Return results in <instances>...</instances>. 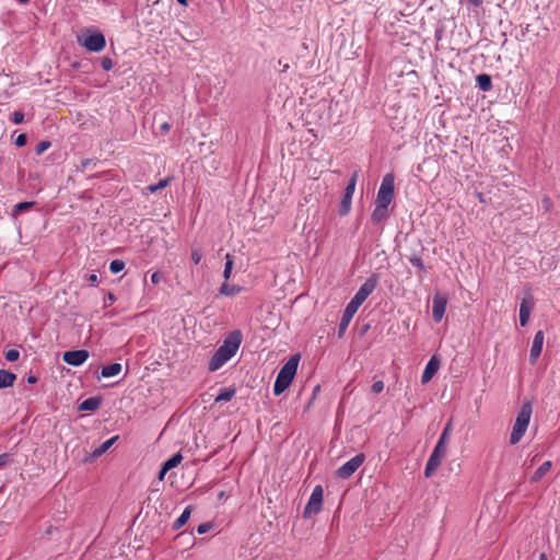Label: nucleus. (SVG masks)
Segmentation results:
<instances>
[{"mask_svg":"<svg viewBox=\"0 0 560 560\" xmlns=\"http://www.w3.org/2000/svg\"><path fill=\"white\" fill-rule=\"evenodd\" d=\"M243 340L241 330H232L223 340V343L214 351L211 357L208 370L215 372L221 369L229 360H231L237 352Z\"/></svg>","mask_w":560,"mask_h":560,"instance_id":"1","label":"nucleus"},{"mask_svg":"<svg viewBox=\"0 0 560 560\" xmlns=\"http://www.w3.org/2000/svg\"><path fill=\"white\" fill-rule=\"evenodd\" d=\"M300 354H293L285 364L280 369L275 384L273 394L281 395L292 383L299 366Z\"/></svg>","mask_w":560,"mask_h":560,"instance_id":"2","label":"nucleus"},{"mask_svg":"<svg viewBox=\"0 0 560 560\" xmlns=\"http://www.w3.org/2000/svg\"><path fill=\"white\" fill-rule=\"evenodd\" d=\"M533 413L532 401H524L518 411L510 435V444H517L527 431Z\"/></svg>","mask_w":560,"mask_h":560,"instance_id":"3","label":"nucleus"},{"mask_svg":"<svg viewBox=\"0 0 560 560\" xmlns=\"http://www.w3.org/2000/svg\"><path fill=\"white\" fill-rule=\"evenodd\" d=\"M78 43L91 52H100L106 46V38L97 30H86L85 34L78 38Z\"/></svg>","mask_w":560,"mask_h":560,"instance_id":"4","label":"nucleus"},{"mask_svg":"<svg viewBox=\"0 0 560 560\" xmlns=\"http://www.w3.org/2000/svg\"><path fill=\"white\" fill-rule=\"evenodd\" d=\"M395 195V176L393 173H387L381 183L377 190L375 203L389 207Z\"/></svg>","mask_w":560,"mask_h":560,"instance_id":"5","label":"nucleus"},{"mask_svg":"<svg viewBox=\"0 0 560 560\" xmlns=\"http://www.w3.org/2000/svg\"><path fill=\"white\" fill-rule=\"evenodd\" d=\"M447 444L438 441L424 468V476L430 478L438 470L446 455Z\"/></svg>","mask_w":560,"mask_h":560,"instance_id":"6","label":"nucleus"},{"mask_svg":"<svg viewBox=\"0 0 560 560\" xmlns=\"http://www.w3.org/2000/svg\"><path fill=\"white\" fill-rule=\"evenodd\" d=\"M380 277L377 273H373L369 277L365 282L359 288L354 296L349 303L357 306L358 308L364 303L370 294L375 290L378 284Z\"/></svg>","mask_w":560,"mask_h":560,"instance_id":"7","label":"nucleus"},{"mask_svg":"<svg viewBox=\"0 0 560 560\" xmlns=\"http://www.w3.org/2000/svg\"><path fill=\"white\" fill-rule=\"evenodd\" d=\"M323 494L324 490L322 486H316L308 499L307 504L304 508L303 516L305 518L311 517L312 515L318 514L323 506Z\"/></svg>","mask_w":560,"mask_h":560,"instance_id":"8","label":"nucleus"},{"mask_svg":"<svg viewBox=\"0 0 560 560\" xmlns=\"http://www.w3.org/2000/svg\"><path fill=\"white\" fill-rule=\"evenodd\" d=\"M364 459L365 455L363 453L357 454L336 470V476L341 479L350 478L364 463Z\"/></svg>","mask_w":560,"mask_h":560,"instance_id":"9","label":"nucleus"},{"mask_svg":"<svg viewBox=\"0 0 560 560\" xmlns=\"http://www.w3.org/2000/svg\"><path fill=\"white\" fill-rule=\"evenodd\" d=\"M89 357L90 354L88 350L79 349L63 352L62 360L69 365L80 366L89 359Z\"/></svg>","mask_w":560,"mask_h":560,"instance_id":"10","label":"nucleus"},{"mask_svg":"<svg viewBox=\"0 0 560 560\" xmlns=\"http://www.w3.org/2000/svg\"><path fill=\"white\" fill-rule=\"evenodd\" d=\"M447 300L441 294H435L432 300V317L435 323H440L446 310Z\"/></svg>","mask_w":560,"mask_h":560,"instance_id":"11","label":"nucleus"},{"mask_svg":"<svg viewBox=\"0 0 560 560\" xmlns=\"http://www.w3.org/2000/svg\"><path fill=\"white\" fill-rule=\"evenodd\" d=\"M545 340V334L542 330H538L533 339L530 352H529V361L532 364H535L538 358L541 354L542 346Z\"/></svg>","mask_w":560,"mask_h":560,"instance_id":"12","label":"nucleus"},{"mask_svg":"<svg viewBox=\"0 0 560 560\" xmlns=\"http://www.w3.org/2000/svg\"><path fill=\"white\" fill-rule=\"evenodd\" d=\"M357 311H358L357 306L352 305L351 303L347 304V306L343 311L341 320L338 326V337L339 338H341L345 335V332H346L350 322L352 320L354 314L357 313Z\"/></svg>","mask_w":560,"mask_h":560,"instance_id":"13","label":"nucleus"},{"mask_svg":"<svg viewBox=\"0 0 560 560\" xmlns=\"http://www.w3.org/2000/svg\"><path fill=\"white\" fill-rule=\"evenodd\" d=\"M534 300L532 296L524 298L520 304V325L525 327L530 317V313L534 308Z\"/></svg>","mask_w":560,"mask_h":560,"instance_id":"14","label":"nucleus"},{"mask_svg":"<svg viewBox=\"0 0 560 560\" xmlns=\"http://www.w3.org/2000/svg\"><path fill=\"white\" fill-rule=\"evenodd\" d=\"M440 368V361L439 359L433 355L429 362L427 363L423 373L421 375V383L427 384L432 380V377L436 374Z\"/></svg>","mask_w":560,"mask_h":560,"instance_id":"15","label":"nucleus"},{"mask_svg":"<svg viewBox=\"0 0 560 560\" xmlns=\"http://www.w3.org/2000/svg\"><path fill=\"white\" fill-rule=\"evenodd\" d=\"M389 215L388 207L375 203L374 210L371 214V220L374 224L384 222Z\"/></svg>","mask_w":560,"mask_h":560,"instance_id":"16","label":"nucleus"},{"mask_svg":"<svg viewBox=\"0 0 560 560\" xmlns=\"http://www.w3.org/2000/svg\"><path fill=\"white\" fill-rule=\"evenodd\" d=\"M102 404L101 397H89L80 402L78 409L80 411H95Z\"/></svg>","mask_w":560,"mask_h":560,"instance_id":"17","label":"nucleus"},{"mask_svg":"<svg viewBox=\"0 0 560 560\" xmlns=\"http://www.w3.org/2000/svg\"><path fill=\"white\" fill-rule=\"evenodd\" d=\"M552 463L550 460L544 462L530 477V482L536 483L540 481L551 469Z\"/></svg>","mask_w":560,"mask_h":560,"instance_id":"18","label":"nucleus"},{"mask_svg":"<svg viewBox=\"0 0 560 560\" xmlns=\"http://www.w3.org/2000/svg\"><path fill=\"white\" fill-rule=\"evenodd\" d=\"M118 438H119L118 435H115V436L106 440L105 442H103L98 447H96L91 453V457L97 458V457L102 456L104 453H106L113 446V444L118 440Z\"/></svg>","mask_w":560,"mask_h":560,"instance_id":"19","label":"nucleus"},{"mask_svg":"<svg viewBox=\"0 0 560 560\" xmlns=\"http://www.w3.org/2000/svg\"><path fill=\"white\" fill-rule=\"evenodd\" d=\"M192 512V506L188 505L185 508V510L182 512V514L174 521L172 525V529L178 530L182 528L189 520Z\"/></svg>","mask_w":560,"mask_h":560,"instance_id":"20","label":"nucleus"},{"mask_svg":"<svg viewBox=\"0 0 560 560\" xmlns=\"http://www.w3.org/2000/svg\"><path fill=\"white\" fill-rule=\"evenodd\" d=\"M476 86L482 91L488 92L492 89L491 77L487 73H480L476 77Z\"/></svg>","mask_w":560,"mask_h":560,"instance_id":"21","label":"nucleus"},{"mask_svg":"<svg viewBox=\"0 0 560 560\" xmlns=\"http://www.w3.org/2000/svg\"><path fill=\"white\" fill-rule=\"evenodd\" d=\"M122 370V366L120 363H110L108 365H104L102 368V376L105 377V378H108V377H113V376H116L118 375Z\"/></svg>","mask_w":560,"mask_h":560,"instance_id":"22","label":"nucleus"},{"mask_svg":"<svg viewBox=\"0 0 560 560\" xmlns=\"http://www.w3.org/2000/svg\"><path fill=\"white\" fill-rule=\"evenodd\" d=\"M16 375L7 370H0V387L5 388L13 385Z\"/></svg>","mask_w":560,"mask_h":560,"instance_id":"23","label":"nucleus"},{"mask_svg":"<svg viewBox=\"0 0 560 560\" xmlns=\"http://www.w3.org/2000/svg\"><path fill=\"white\" fill-rule=\"evenodd\" d=\"M236 389L234 387H222L219 390L214 401H230L235 396Z\"/></svg>","mask_w":560,"mask_h":560,"instance_id":"24","label":"nucleus"},{"mask_svg":"<svg viewBox=\"0 0 560 560\" xmlns=\"http://www.w3.org/2000/svg\"><path fill=\"white\" fill-rule=\"evenodd\" d=\"M243 291L240 285H230L229 282H223L219 289V293L225 296H233Z\"/></svg>","mask_w":560,"mask_h":560,"instance_id":"25","label":"nucleus"},{"mask_svg":"<svg viewBox=\"0 0 560 560\" xmlns=\"http://www.w3.org/2000/svg\"><path fill=\"white\" fill-rule=\"evenodd\" d=\"M34 201H22L16 203L12 209V217L16 218L21 213L32 209L34 207Z\"/></svg>","mask_w":560,"mask_h":560,"instance_id":"26","label":"nucleus"},{"mask_svg":"<svg viewBox=\"0 0 560 560\" xmlns=\"http://www.w3.org/2000/svg\"><path fill=\"white\" fill-rule=\"evenodd\" d=\"M351 205L352 197L343 195L338 209L339 214L341 217L347 215L351 210Z\"/></svg>","mask_w":560,"mask_h":560,"instance_id":"27","label":"nucleus"},{"mask_svg":"<svg viewBox=\"0 0 560 560\" xmlns=\"http://www.w3.org/2000/svg\"><path fill=\"white\" fill-rule=\"evenodd\" d=\"M233 265H234L233 256L231 254H226L224 269H223L224 282H228L230 280L231 275H232Z\"/></svg>","mask_w":560,"mask_h":560,"instance_id":"28","label":"nucleus"},{"mask_svg":"<svg viewBox=\"0 0 560 560\" xmlns=\"http://www.w3.org/2000/svg\"><path fill=\"white\" fill-rule=\"evenodd\" d=\"M183 460V455L178 452L172 455L170 458H167L162 465H164L165 469H173L177 467L180 462Z\"/></svg>","mask_w":560,"mask_h":560,"instance_id":"29","label":"nucleus"},{"mask_svg":"<svg viewBox=\"0 0 560 560\" xmlns=\"http://www.w3.org/2000/svg\"><path fill=\"white\" fill-rule=\"evenodd\" d=\"M408 260L413 267L418 268L420 271H422L424 273L427 272L423 260L416 252L411 253L408 256Z\"/></svg>","mask_w":560,"mask_h":560,"instance_id":"30","label":"nucleus"},{"mask_svg":"<svg viewBox=\"0 0 560 560\" xmlns=\"http://www.w3.org/2000/svg\"><path fill=\"white\" fill-rule=\"evenodd\" d=\"M357 180H358V172L355 171V172H353V174L351 175V177L348 180V184H347V186L345 188V191H343L345 196L353 197V194H354V190H355Z\"/></svg>","mask_w":560,"mask_h":560,"instance_id":"31","label":"nucleus"},{"mask_svg":"<svg viewBox=\"0 0 560 560\" xmlns=\"http://www.w3.org/2000/svg\"><path fill=\"white\" fill-rule=\"evenodd\" d=\"M171 183V177H166V178H163L161 179L159 183L156 184H151L147 187V190L151 194H155L158 192L159 190L167 187Z\"/></svg>","mask_w":560,"mask_h":560,"instance_id":"32","label":"nucleus"},{"mask_svg":"<svg viewBox=\"0 0 560 560\" xmlns=\"http://www.w3.org/2000/svg\"><path fill=\"white\" fill-rule=\"evenodd\" d=\"M452 430H453V422H452V419H450L447 421V423L445 424L440 438L438 441L440 442H443L445 444H448L450 442V439H451V434H452Z\"/></svg>","mask_w":560,"mask_h":560,"instance_id":"33","label":"nucleus"},{"mask_svg":"<svg viewBox=\"0 0 560 560\" xmlns=\"http://www.w3.org/2000/svg\"><path fill=\"white\" fill-rule=\"evenodd\" d=\"M125 268V262L120 259L112 260L109 264V271L114 275L119 273Z\"/></svg>","mask_w":560,"mask_h":560,"instance_id":"34","label":"nucleus"},{"mask_svg":"<svg viewBox=\"0 0 560 560\" xmlns=\"http://www.w3.org/2000/svg\"><path fill=\"white\" fill-rule=\"evenodd\" d=\"M51 147V142L48 140L39 141L35 147V153L37 155L43 154L45 151H47Z\"/></svg>","mask_w":560,"mask_h":560,"instance_id":"35","label":"nucleus"},{"mask_svg":"<svg viewBox=\"0 0 560 560\" xmlns=\"http://www.w3.org/2000/svg\"><path fill=\"white\" fill-rule=\"evenodd\" d=\"M101 67L104 71H110L114 67V61L112 58L105 56L101 58Z\"/></svg>","mask_w":560,"mask_h":560,"instance_id":"36","label":"nucleus"},{"mask_svg":"<svg viewBox=\"0 0 560 560\" xmlns=\"http://www.w3.org/2000/svg\"><path fill=\"white\" fill-rule=\"evenodd\" d=\"M10 120L14 125H20L24 121V113L21 110H15L12 113Z\"/></svg>","mask_w":560,"mask_h":560,"instance_id":"37","label":"nucleus"},{"mask_svg":"<svg viewBox=\"0 0 560 560\" xmlns=\"http://www.w3.org/2000/svg\"><path fill=\"white\" fill-rule=\"evenodd\" d=\"M5 359L10 362H15L20 358V352L15 349H10L5 352Z\"/></svg>","mask_w":560,"mask_h":560,"instance_id":"38","label":"nucleus"},{"mask_svg":"<svg viewBox=\"0 0 560 560\" xmlns=\"http://www.w3.org/2000/svg\"><path fill=\"white\" fill-rule=\"evenodd\" d=\"M211 528H212V523H210V522L201 523L197 527V533L199 535H203V534H207Z\"/></svg>","mask_w":560,"mask_h":560,"instance_id":"39","label":"nucleus"},{"mask_svg":"<svg viewBox=\"0 0 560 560\" xmlns=\"http://www.w3.org/2000/svg\"><path fill=\"white\" fill-rule=\"evenodd\" d=\"M26 143H27L26 133H20L14 140V144L19 148L24 147Z\"/></svg>","mask_w":560,"mask_h":560,"instance_id":"40","label":"nucleus"},{"mask_svg":"<svg viewBox=\"0 0 560 560\" xmlns=\"http://www.w3.org/2000/svg\"><path fill=\"white\" fill-rule=\"evenodd\" d=\"M384 389V382L383 381H375L372 384L371 390L374 394H380Z\"/></svg>","mask_w":560,"mask_h":560,"instance_id":"41","label":"nucleus"},{"mask_svg":"<svg viewBox=\"0 0 560 560\" xmlns=\"http://www.w3.org/2000/svg\"><path fill=\"white\" fill-rule=\"evenodd\" d=\"M116 301L115 294L109 292L104 299V307H107L110 303Z\"/></svg>","mask_w":560,"mask_h":560,"instance_id":"42","label":"nucleus"},{"mask_svg":"<svg viewBox=\"0 0 560 560\" xmlns=\"http://www.w3.org/2000/svg\"><path fill=\"white\" fill-rule=\"evenodd\" d=\"M191 260L194 261V264L198 265L201 260V254L199 253V250L197 249H194L191 252Z\"/></svg>","mask_w":560,"mask_h":560,"instance_id":"43","label":"nucleus"},{"mask_svg":"<svg viewBox=\"0 0 560 560\" xmlns=\"http://www.w3.org/2000/svg\"><path fill=\"white\" fill-rule=\"evenodd\" d=\"M10 462V456L9 454L4 453V454H1L0 455V467H3L5 465H8Z\"/></svg>","mask_w":560,"mask_h":560,"instance_id":"44","label":"nucleus"},{"mask_svg":"<svg viewBox=\"0 0 560 560\" xmlns=\"http://www.w3.org/2000/svg\"><path fill=\"white\" fill-rule=\"evenodd\" d=\"M171 124L165 121L160 126V129L163 133H167L171 130Z\"/></svg>","mask_w":560,"mask_h":560,"instance_id":"45","label":"nucleus"},{"mask_svg":"<svg viewBox=\"0 0 560 560\" xmlns=\"http://www.w3.org/2000/svg\"><path fill=\"white\" fill-rule=\"evenodd\" d=\"M160 280H161V276H160V273H159V272H153V273L151 275V282H152L153 284H158V283L160 282Z\"/></svg>","mask_w":560,"mask_h":560,"instance_id":"46","label":"nucleus"},{"mask_svg":"<svg viewBox=\"0 0 560 560\" xmlns=\"http://www.w3.org/2000/svg\"><path fill=\"white\" fill-rule=\"evenodd\" d=\"M167 471H170V470L165 469L164 465H161V469H160L159 476H158L159 480H163L165 475L167 474Z\"/></svg>","mask_w":560,"mask_h":560,"instance_id":"47","label":"nucleus"},{"mask_svg":"<svg viewBox=\"0 0 560 560\" xmlns=\"http://www.w3.org/2000/svg\"><path fill=\"white\" fill-rule=\"evenodd\" d=\"M26 381L28 384H35L37 383L38 378L36 375L30 374L27 375Z\"/></svg>","mask_w":560,"mask_h":560,"instance_id":"48","label":"nucleus"},{"mask_svg":"<svg viewBox=\"0 0 560 560\" xmlns=\"http://www.w3.org/2000/svg\"><path fill=\"white\" fill-rule=\"evenodd\" d=\"M91 164H95V161L92 160V159H85V160L82 161V166L84 168L89 167Z\"/></svg>","mask_w":560,"mask_h":560,"instance_id":"49","label":"nucleus"},{"mask_svg":"<svg viewBox=\"0 0 560 560\" xmlns=\"http://www.w3.org/2000/svg\"><path fill=\"white\" fill-rule=\"evenodd\" d=\"M89 281H90L91 284H96L97 281H98V278H97V276L95 273H92L89 277Z\"/></svg>","mask_w":560,"mask_h":560,"instance_id":"50","label":"nucleus"},{"mask_svg":"<svg viewBox=\"0 0 560 560\" xmlns=\"http://www.w3.org/2000/svg\"><path fill=\"white\" fill-rule=\"evenodd\" d=\"M468 2L474 7H479L482 4V0H468Z\"/></svg>","mask_w":560,"mask_h":560,"instance_id":"51","label":"nucleus"},{"mask_svg":"<svg viewBox=\"0 0 560 560\" xmlns=\"http://www.w3.org/2000/svg\"><path fill=\"white\" fill-rule=\"evenodd\" d=\"M539 560H548L547 555H546V553H544V552H542V553H540V555H539Z\"/></svg>","mask_w":560,"mask_h":560,"instance_id":"52","label":"nucleus"},{"mask_svg":"<svg viewBox=\"0 0 560 560\" xmlns=\"http://www.w3.org/2000/svg\"><path fill=\"white\" fill-rule=\"evenodd\" d=\"M179 4L187 5V0H177Z\"/></svg>","mask_w":560,"mask_h":560,"instance_id":"53","label":"nucleus"},{"mask_svg":"<svg viewBox=\"0 0 560 560\" xmlns=\"http://www.w3.org/2000/svg\"><path fill=\"white\" fill-rule=\"evenodd\" d=\"M21 3H27L30 0H19Z\"/></svg>","mask_w":560,"mask_h":560,"instance_id":"54","label":"nucleus"}]
</instances>
